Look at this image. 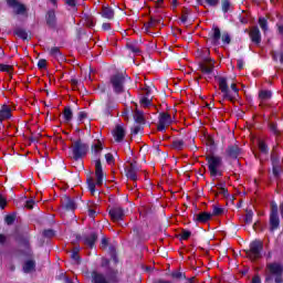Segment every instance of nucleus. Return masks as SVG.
<instances>
[{
    "label": "nucleus",
    "mask_w": 283,
    "mask_h": 283,
    "mask_svg": "<svg viewBox=\"0 0 283 283\" xmlns=\"http://www.w3.org/2000/svg\"><path fill=\"white\" fill-rule=\"evenodd\" d=\"M268 269L272 275H282L283 273V265L280 263H271Z\"/></svg>",
    "instance_id": "cd10ccee"
},
{
    "label": "nucleus",
    "mask_w": 283,
    "mask_h": 283,
    "mask_svg": "<svg viewBox=\"0 0 283 283\" xmlns=\"http://www.w3.org/2000/svg\"><path fill=\"white\" fill-rule=\"evenodd\" d=\"M10 118H12V108L3 104L0 108V125H3V120H10Z\"/></svg>",
    "instance_id": "412c9836"
},
{
    "label": "nucleus",
    "mask_w": 283,
    "mask_h": 283,
    "mask_svg": "<svg viewBox=\"0 0 283 283\" xmlns=\"http://www.w3.org/2000/svg\"><path fill=\"white\" fill-rule=\"evenodd\" d=\"M126 48L127 50L133 52V54H140V48H138V41L127 43Z\"/></svg>",
    "instance_id": "c9c22d12"
},
{
    "label": "nucleus",
    "mask_w": 283,
    "mask_h": 283,
    "mask_svg": "<svg viewBox=\"0 0 283 283\" xmlns=\"http://www.w3.org/2000/svg\"><path fill=\"white\" fill-rule=\"evenodd\" d=\"M219 90L221 94H223V101L233 102V95H231V90H229V83H227V77L220 76L218 77Z\"/></svg>",
    "instance_id": "0eeeda50"
},
{
    "label": "nucleus",
    "mask_w": 283,
    "mask_h": 283,
    "mask_svg": "<svg viewBox=\"0 0 283 283\" xmlns=\"http://www.w3.org/2000/svg\"><path fill=\"white\" fill-rule=\"evenodd\" d=\"M91 276H92V283H109V282H107L105 274L99 273L97 271H93L91 273Z\"/></svg>",
    "instance_id": "bb28decb"
},
{
    "label": "nucleus",
    "mask_w": 283,
    "mask_h": 283,
    "mask_svg": "<svg viewBox=\"0 0 283 283\" xmlns=\"http://www.w3.org/2000/svg\"><path fill=\"white\" fill-rule=\"evenodd\" d=\"M231 96H232V101L235 98V96H238V92H239V90H238V86L235 85V84H231Z\"/></svg>",
    "instance_id": "bf43d9fd"
},
{
    "label": "nucleus",
    "mask_w": 283,
    "mask_h": 283,
    "mask_svg": "<svg viewBox=\"0 0 283 283\" xmlns=\"http://www.w3.org/2000/svg\"><path fill=\"white\" fill-rule=\"evenodd\" d=\"M250 260H260L262 258V241H253L250 245Z\"/></svg>",
    "instance_id": "9b49d317"
},
{
    "label": "nucleus",
    "mask_w": 283,
    "mask_h": 283,
    "mask_svg": "<svg viewBox=\"0 0 283 283\" xmlns=\"http://www.w3.org/2000/svg\"><path fill=\"white\" fill-rule=\"evenodd\" d=\"M224 156L228 160H238L242 156V148L238 145H229L226 148Z\"/></svg>",
    "instance_id": "6e6552de"
},
{
    "label": "nucleus",
    "mask_w": 283,
    "mask_h": 283,
    "mask_svg": "<svg viewBox=\"0 0 283 283\" xmlns=\"http://www.w3.org/2000/svg\"><path fill=\"white\" fill-rule=\"evenodd\" d=\"M171 149H175L176 151H182L185 149L186 144L182 139H174L170 144Z\"/></svg>",
    "instance_id": "2f4dec72"
},
{
    "label": "nucleus",
    "mask_w": 283,
    "mask_h": 283,
    "mask_svg": "<svg viewBox=\"0 0 283 283\" xmlns=\"http://www.w3.org/2000/svg\"><path fill=\"white\" fill-rule=\"evenodd\" d=\"M216 65L213 64L212 59H205V62L199 63V70L202 74H213V69Z\"/></svg>",
    "instance_id": "f3484780"
},
{
    "label": "nucleus",
    "mask_w": 283,
    "mask_h": 283,
    "mask_svg": "<svg viewBox=\"0 0 283 283\" xmlns=\"http://www.w3.org/2000/svg\"><path fill=\"white\" fill-rule=\"evenodd\" d=\"M64 123H71L72 118H74V113L72 112V107L65 106L63 111Z\"/></svg>",
    "instance_id": "473e14b6"
},
{
    "label": "nucleus",
    "mask_w": 283,
    "mask_h": 283,
    "mask_svg": "<svg viewBox=\"0 0 283 283\" xmlns=\"http://www.w3.org/2000/svg\"><path fill=\"white\" fill-rule=\"evenodd\" d=\"M62 208L65 211H76V201L72 197L64 195L62 198Z\"/></svg>",
    "instance_id": "a211bd4d"
},
{
    "label": "nucleus",
    "mask_w": 283,
    "mask_h": 283,
    "mask_svg": "<svg viewBox=\"0 0 283 283\" xmlns=\"http://www.w3.org/2000/svg\"><path fill=\"white\" fill-rule=\"evenodd\" d=\"M14 70L12 65L0 63V72H7L10 73Z\"/></svg>",
    "instance_id": "3c124183"
},
{
    "label": "nucleus",
    "mask_w": 283,
    "mask_h": 283,
    "mask_svg": "<svg viewBox=\"0 0 283 283\" xmlns=\"http://www.w3.org/2000/svg\"><path fill=\"white\" fill-rule=\"evenodd\" d=\"M67 182L71 187H78V185H81V175L78 172L71 174L67 177Z\"/></svg>",
    "instance_id": "c756f323"
},
{
    "label": "nucleus",
    "mask_w": 283,
    "mask_h": 283,
    "mask_svg": "<svg viewBox=\"0 0 283 283\" xmlns=\"http://www.w3.org/2000/svg\"><path fill=\"white\" fill-rule=\"evenodd\" d=\"M211 218V212H201L193 216V221L197 222V224H207Z\"/></svg>",
    "instance_id": "4be33fe9"
},
{
    "label": "nucleus",
    "mask_w": 283,
    "mask_h": 283,
    "mask_svg": "<svg viewBox=\"0 0 283 283\" xmlns=\"http://www.w3.org/2000/svg\"><path fill=\"white\" fill-rule=\"evenodd\" d=\"M171 115L169 113H160L159 114V120L157 125V132H167L166 127H169L171 125Z\"/></svg>",
    "instance_id": "9d476101"
},
{
    "label": "nucleus",
    "mask_w": 283,
    "mask_h": 283,
    "mask_svg": "<svg viewBox=\"0 0 283 283\" xmlns=\"http://www.w3.org/2000/svg\"><path fill=\"white\" fill-rule=\"evenodd\" d=\"M142 125H143V124H138V125L133 126V127L130 128V134H132L133 136H136V135L140 134V132H143V126H142Z\"/></svg>",
    "instance_id": "49530a36"
},
{
    "label": "nucleus",
    "mask_w": 283,
    "mask_h": 283,
    "mask_svg": "<svg viewBox=\"0 0 283 283\" xmlns=\"http://www.w3.org/2000/svg\"><path fill=\"white\" fill-rule=\"evenodd\" d=\"M77 240H81L86 247L92 249L96 245V241L98 240V233L91 232L88 235L77 237Z\"/></svg>",
    "instance_id": "dca6fc26"
},
{
    "label": "nucleus",
    "mask_w": 283,
    "mask_h": 283,
    "mask_svg": "<svg viewBox=\"0 0 283 283\" xmlns=\"http://www.w3.org/2000/svg\"><path fill=\"white\" fill-rule=\"evenodd\" d=\"M103 151V144H101V140L97 142V144L92 146V154H94V160L96 158H99L98 155Z\"/></svg>",
    "instance_id": "72a5a7b5"
},
{
    "label": "nucleus",
    "mask_w": 283,
    "mask_h": 283,
    "mask_svg": "<svg viewBox=\"0 0 283 283\" xmlns=\"http://www.w3.org/2000/svg\"><path fill=\"white\" fill-rule=\"evenodd\" d=\"M224 213V208H220L218 206H212V213L211 216H222Z\"/></svg>",
    "instance_id": "09e8293b"
},
{
    "label": "nucleus",
    "mask_w": 283,
    "mask_h": 283,
    "mask_svg": "<svg viewBox=\"0 0 283 283\" xmlns=\"http://www.w3.org/2000/svg\"><path fill=\"white\" fill-rule=\"evenodd\" d=\"M71 259L74 260L76 264H81V255L76 251H72Z\"/></svg>",
    "instance_id": "4d7b16f0"
},
{
    "label": "nucleus",
    "mask_w": 283,
    "mask_h": 283,
    "mask_svg": "<svg viewBox=\"0 0 283 283\" xmlns=\"http://www.w3.org/2000/svg\"><path fill=\"white\" fill-rule=\"evenodd\" d=\"M206 160L208 163V169L210 171L211 178H218V176L221 178L222 170H220V167H222V157L216 156V155H208L206 157Z\"/></svg>",
    "instance_id": "7ed1b4c3"
},
{
    "label": "nucleus",
    "mask_w": 283,
    "mask_h": 283,
    "mask_svg": "<svg viewBox=\"0 0 283 283\" xmlns=\"http://www.w3.org/2000/svg\"><path fill=\"white\" fill-rule=\"evenodd\" d=\"M237 67H238V70H244V60L243 59L237 60Z\"/></svg>",
    "instance_id": "774afa93"
},
{
    "label": "nucleus",
    "mask_w": 283,
    "mask_h": 283,
    "mask_svg": "<svg viewBox=\"0 0 283 283\" xmlns=\"http://www.w3.org/2000/svg\"><path fill=\"white\" fill-rule=\"evenodd\" d=\"M259 149L263 156H266V154H269V147L264 142H259Z\"/></svg>",
    "instance_id": "de8ad7c7"
},
{
    "label": "nucleus",
    "mask_w": 283,
    "mask_h": 283,
    "mask_svg": "<svg viewBox=\"0 0 283 283\" xmlns=\"http://www.w3.org/2000/svg\"><path fill=\"white\" fill-rule=\"evenodd\" d=\"M85 25H86L87 28H94V25H96V21H94V18L87 15V17L85 18Z\"/></svg>",
    "instance_id": "603ef678"
},
{
    "label": "nucleus",
    "mask_w": 283,
    "mask_h": 283,
    "mask_svg": "<svg viewBox=\"0 0 283 283\" xmlns=\"http://www.w3.org/2000/svg\"><path fill=\"white\" fill-rule=\"evenodd\" d=\"M7 6L14 10V14H25L28 12L25 4L19 2V0H7Z\"/></svg>",
    "instance_id": "2eb2a0df"
},
{
    "label": "nucleus",
    "mask_w": 283,
    "mask_h": 283,
    "mask_svg": "<svg viewBox=\"0 0 283 283\" xmlns=\"http://www.w3.org/2000/svg\"><path fill=\"white\" fill-rule=\"evenodd\" d=\"M259 96L262 101H268V98H271L272 94L271 91H261Z\"/></svg>",
    "instance_id": "864d4df0"
},
{
    "label": "nucleus",
    "mask_w": 283,
    "mask_h": 283,
    "mask_svg": "<svg viewBox=\"0 0 283 283\" xmlns=\"http://www.w3.org/2000/svg\"><path fill=\"white\" fill-rule=\"evenodd\" d=\"M138 171H140V167L138 166V161H136V159L128 163V166L125 167L126 178H128V180H133V182L138 180Z\"/></svg>",
    "instance_id": "20e7f679"
},
{
    "label": "nucleus",
    "mask_w": 283,
    "mask_h": 283,
    "mask_svg": "<svg viewBox=\"0 0 283 283\" xmlns=\"http://www.w3.org/2000/svg\"><path fill=\"white\" fill-rule=\"evenodd\" d=\"M43 238H54V230L48 229L42 232Z\"/></svg>",
    "instance_id": "13d9d810"
},
{
    "label": "nucleus",
    "mask_w": 283,
    "mask_h": 283,
    "mask_svg": "<svg viewBox=\"0 0 283 283\" xmlns=\"http://www.w3.org/2000/svg\"><path fill=\"white\" fill-rule=\"evenodd\" d=\"M270 227L272 231H275L280 227V217L277 216V203H271V213H270Z\"/></svg>",
    "instance_id": "f8f14e48"
},
{
    "label": "nucleus",
    "mask_w": 283,
    "mask_h": 283,
    "mask_svg": "<svg viewBox=\"0 0 283 283\" xmlns=\"http://www.w3.org/2000/svg\"><path fill=\"white\" fill-rule=\"evenodd\" d=\"M218 193H221L222 196H224V198H229V189H227V187H221L220 191Z\"/></svg>",
    "instance_id": "69168bd1"
},
{
    "label": "nucleus",
    "mask_w": 283,
    "mask_h": 283,
    "mask_svg": "<svg viewBox=\"0 0 283 283\" xmlns=\"http://www.w3.org/2000/svg\"><path fill=\"white\" fill-rule=\"evenodd\" d=\"M44 19L50 30H56L59 27V19L56 18V11H54V9L48 10Z\"/></svg>",
    "instance_id": "1a4fd4ad"
},
{
    "label": "nucleus",
    "mask_w": 283,
    "mask_h": 283,
    "mask_svg": "<svg viewBox=\"0 0 283 283\" xmlns=\"http://www.w3.org/2000/svg\"><path fill=\"white\" fill-rule=\"evenodd\" d=\"M250 39L252 41V43H260V41H262V35L260 34V29H258L256 27L252 28L250 31Z\"/></svg>",
    "instance_id": "c85d7f7f"
},
{
    "label": "nucleus",
    "mask_w": 283,
    "mask_h": 283,
    "mask_svg": "<svg viewBox=\"0 0 283 283\" xmlns=\"http://www.w3.org/2000/svg\"><path fill=\"white\" fill-rule=\"evenodd\" d=\"M8 207V199L0 193V209H6Z\"/></svg>",
    "instance_id": "052dcab7"
},
{
    "label": "nucleus",
    "mask_w": 283,
    "mask_h": 283,
    "mask_svg": "<svg viewBox=\"0 0 283 283\" xmlns=\"http://www.w3.org/2000/svg\"><path fill=\"white\" fill-rule=\"evenodd\" d=\"M87 151H90V145L85 144L83 139H77L72 144L70 156L72 160L78 163V160H83L87 156Z\"/></svg>",
    "instance_id": "f03ea898"
},
{
    "label": "nucleus",
    "mask_w": 283,
    "mask_h": 283,
    "mask_svg": "<svg viewBox=\"0 0 283 283\" xmlns=\"http://www.w3.org/2000/svg\"><path fill=\"white\" fill-rule=\"evenodd\" d=\"M220 39H222V31H220V27L213 24L211 31L208 33V43L213 45V48H218L220 45Z\"/></svg>",
    "instance_id": "39448f33"
},
{
    "label": "nucleus",
    "mask_w": 283,
    "mask_h": 283,
    "mask_svg": "<svg viewBox=\"0 0 283 283\" xmlns=\"http://www.w3.org/2000/svg\"><path fill=\"white\" fill-rule=\"evenodd\" d=\"M114 109H116V103H114V101H112V99H108L106 102V107L104 109V114L106 116H109V115H112V112H114Z\"/></svg>",
    "instance_id": "f704fd0d"
},
{
    "label": "nucleus",
    "mask_w": 283,
    "mask_h": 283,
    "mask_svg": "<svg viewBox=\"0 0 283 283\" xmlns=\"http://www.w3.org/2000/svg\"><path fill=\"white\" fill-rule=\"evenodd\" d=\"M151 101L153 98L150 97H147V96H143L140 99H139V103L140 105H143V107H149L151 106Z\"/></svg>",
    "instance_id": "79ce46f5"
},
{
    "label": "nucleus",
    "mask_w": 283,
    "mask_h": 283,
    "mask_svg": "<svg viewBox=\"0 0 283 283\" xmlns=\"http://www.w3.org/2000/svg\"><path fill=\"white\" fill-rule=\"evenodd\" d=\"M221 41L223 45H230L231 44V35L228 32L222 33Z\"/></svg>",
    "instance_id": "37998d69"
},
{
    "label": "nucleus",
    "mask_w": 283,
    "mask_h": 283,
    "mask_svg": "<svg viewBox=\"0 0 283 283\" xmlns=\"http://www.w3.org/2000/svg\"><path fill=\"white\" fill-rule=\"evenodd\" d=\"M86 184L88 191H91L92 196H94L96 193V182H94V178L88 177L86 179Z\"/></svg>",
    "instance_id": "e433bc0d"
},
{
    "label": "nucleus",
    "mask_w": 283,
    "mask_h": 283,
    "mask_svg": "<svg viewBox=\"0 0 283 283\" xmlns=\"http://www.w3.org/2000/svg\"><path fill=\"white\" fill-rule=\"evenodd\" d=\"M177 238L180 240V242H182V240H189L191 238V231L182 229Z\"/></svg>",
    "instance_id": "4c0bfd02"
},
{
    "label": "nucleus",
    "mask_w": 283,
    "mask_h": 283,
    "mask_svg": "<svg viewBox=\"0 0 283 283\" xmlns=\"http://www.w3.org/2000/svg\"><path fill=\"white\" fill-rule=\"evenodd\" d=\"M108 216L112 222H115L116 224H120V222L125 220V209L120 207H113L108 210Z\"/></svg>",
    "instance_id": "423d86ee"
},
{
    "label": "nucleus",
    "mask_w": 283,
    "mask_h": 283,
    "mask_svg": "<svg viewBox=\"0 0 283 283\" xmlns=\"http://www.w3.org/2000/svg\"><path fill=\"white\" fill-rule=\"evenodd\" d=\"M85 118H87V113L85 111L80 112L77 115V120L80 123H83V120H85Z\"/></svg>",
    "instance_id": "e2e57ef3"
},
{
    "label": "nucleus",
    "mask_w": 283,
    "mask_h": 283,
    "mask_svg": "<svg viewBox=\"0 0 283 283\" xmlns=\"http://www.w3.org/2000/svg\"><path fill=\"white\" fill-rule=\"evenodd\" d=\"M65 3L72 8L74 12H78V8H76V0H65Z\"/></svg>",
    "instance_id": "6e6d98bb"
},
{
    "label": "nucleus",
    "mask_w": 283,
    "mask_h": 283,
    "mask_svg": "<svg viewBox=\"0 0 283 283\" xmlns=\"http://www.w3.org/2000/svg\"><path fill=\"white\" fill-rule=\"evenodd\" d=\"M105 159L108 165H112V163H114V155L112 153H107L105 155Z\"/></svg>",
    "instance_id": "0e129e2a"
},
{
    "label": "nucleus",
    "mask_w": 283,
    "mask_h": 283,
    "mask_svg": "<svg viewBox=\"0 0 283 283\" xmlns=\"http://www.w3.org/2000/svg\"><path fill=\"white\" fill-rule=\"evenodd\" d=\"M238 19H239V23H241V25H247V23H249V14H247V13L239 14Z\"/></svg>",
    "instance_id": "a18cd8bd"
},
{
    "label": "nucleus",
    "mask_w": 283,
    "mask_h": 283,
    "mask_svg": "<svg viewBox=\"0 0 283 283\" xmlns=\"http://www.w3.org/2000/svg\"><path fill=\"white\" fill-rule=\"evenodd\" d=\"M34 205H36V201H34V199H30L25 201V209H34Z\"/></svg>",
    "instance_id": "680f3d73"
},
{
    "label": "nucleus",
    "mask_w": 283,
    "mask_h": 283,
    "mask_svg": "<svg viewBox=\"0 0 283 283\" xmlns=\"http://www.w3.org/2000/svg\"><path fill=\"white\" fill-rule=\"evenodd\" d=\"M160 18H155V17H150L146 28L149 29V28H154V25H158L160 24Z\"/></svg>",
    "instance_id": "ea45409f"
},
{
    "label": "nucleus",
    "mask_w": 283,
    "mask_h": 283,
    "mask_svg": "<svg viewBox=\"0 0 283 283\" xmlns=\"http://www.w3.org/2000/svg\"><path fill=\"white\" fill-rule=\"evenodd\" d=\"M38 67H39V70H46L48 69V60L40 59L38 61Z\"/></svg>",
    "instance_id": "5fc2aeb1"
},
{
    "label": "nucleus",
    "mask_w": 283,
    "mask_h": 283,
    "mask_svg": "<svg viewBox=\"0 0 283 283\" xmlns=\"http://www.w3.org/2000/svg\"><path fill=\"white\" fill-rule=\"evenodd\" d=\"M221 10L224 14L231 10V1L229 0H221Z\"/></svg>",
    "instance_id": "58836bf2"
},
{
    "label": "nucleus",
    "mask_w": 283,
    "mask_h": 283,
    "mask_svg": "<svg viewBox=\"0 0 283 283\" xmlns=\"http://www.w3.org/2000/svg\"><path fill=\"white\" fill-rule=\"evenodd\" d=\"M13 260H21V258H34L32 250L14 249L12 252Z\"/></svg>",
    "instance_id": "aec40b11"
},
{
    "label": "nucleus",
    "mask_w": 283,
    "mask_h": 283,
    "mask_svg": "<svg viewBox=\"0 0 283 283\" xmlns=\"http://www.w3.org/2000/svg\"><path fill=\"white\" fill-rule=\"evenodd\" d=\"M22 271L25 274L34 273L36 271V260L28 259L22 264Z\"/></svg>",
    "instance_id": "6ab92c4d"
},
{
    "label": "nucleus",
    "mask_w": 283,
    "mask_h": 283,
    "mask_svg": "<svg viewBox=\"0 0 283 283\" xmlns=\"http://www.w3.org/2000/svg\"><path fill=\"white\" fill-rule=\"evenodd\" d=\"M134 120L137 125H145V113L138 108H136L134 114Z\"/></svg>",
    "instance_id": "7c9ffc66"
},
{
    "label": "nucleus",
    "mask_w": 283,
    "mask_h": 283,
    "mask_svg": "<svg viewBox=\"0 0 283 283\" xmlns=\"http://www.w3.org/2000/svg\"><path fill=\"white\" fill-rule=\"evenodd\" d=\"M189 14H191V10L184 8L181 18H180L181 23H185L187 21V19H189Z\"/></svg>",
    "instance_id": "c03bdc74"
},
{
    "label": "nucleus",
    "mask_w": 283,
    "mask_h": 283,
    "mask_svg": "<svg viewBox=\"0 0 283 283\" xmlns=\"http://www.w3.org/2000/svg\"><path fill=\"white\" fill-rule=\"evenodd\" d=\"M15 242H18L20 247H23L24 251H32V247L30 245V238L28 235H18L15 238Z\"/></svg>",
    "instance_id": "5701e85b"
},
{
    "label": "nucleus",
    "mask_w": 283,
    "mask_h": 283,
    "mask_svg": "<svg viewBox=\"0 0 283 283\" xmlns=\"http://www.w3.org/2000/svg\"><path fill=\"white\" fill-rule=\"evenodd\" d=\"M128 81H132V77L127 75V73L123 72H117L113 75H111L108 85H111L114 94L117 96L120 94H125V85L127 84Z\"/></svg>",
    "instance_id": "f257e3e1"
},
{
    "label": "nucleus",
    "mask_w": 283,
    "mask_h": 283,
    "mask_svg": "<svg viewBox=\"0 0 283 283\" xmlns=\"http://www.w3.org/2000/svg\"><path fill=\"white\" fill-rule=\"evenodd\" d=\"M49 54L53 59H56V61H65V55L61 52V48L59 46H53L49 49Z\"/></svg>",
    "instance_id": "b1692460"
},
{
    "label": "nucleus",
    "mask_w": 283,
    "mask_h": 283,
    "mask_svg": "<svg viewBox=\"0 0 283 283\" xmlns=\"http://www.w3.org/2000/svg\"><path fill=\"white\" fill-rule=\"evenodd\" d=\"M93 163L95 164L96 185L97 187H101L105 178V172H103V164L101 163V158L94 159Z\"/></svg>",
    "instance_id": "4468645a"
},
{
    "label": "nucleus",
    "mask_w": 283,
    "mask_h": 283,
    "mask_svg": "<svg viewBox=\"0 0 283 283\" xmlns=\"http://www.w3.org/2000/svg\"><path fill=\"white\" fill-rule=\"evenodd\" d=\"M114 15H115V12H114V9H112V7L109 6L102 7L101 17H103V19H108V21H112L114 19Z\"/></svg>",
    "instance_id": "393cba45"
},
{
    "label": "nucleus",
    "mask_w": 283,
    "mask_h": 283,
    "mask_svg": "<svg viewBox=\"0 0 283 283\" xmlns=\"http://www.w3.org/2000/svg\"><path fill=\"white\" fill-rule=\"evenodd\" d=\"M112 134L115 143H123L125 140V136H127V130L125 129V125L117 124L113 129Z\"/></svg>",
    "instance_id": "ddd939ff"
},
{
    "label": "nucleus",
    "mask_w": 283,
    "mask_h": 283,
    "mask_svg": "<svg viewBox=\"0 0 283 283\" xmlns=\"http://www.w3.org/2000/svg\"><path fill=\"white\" fill-rule=\"evenodd\" d=\"M15 220H17V216L15 214H7L6 218H4V222L9 227L12 226V223L15 222Z\"/></svg>",
    "instance_id": "8fccbe9b"
},
{
    "label": "nucleus",
    "mask_w": 283,
    "mask_h": 283,
    "mask_svg": "<svg viewBox=\"0 0 283 283\" xmlns=\"http://www.w3.org/2000/svg\"><path fill=\"white\" fill-rule=\"evenodd\" d=\"M171 277L175 280H187V274H185V272L176 271L171 273Z\"/></svg>",
    "instance_id": "a19ab883"
},
{
    "label": "nucleus",
    "mask_w": 283,
    "mask_h": 283,
    "mask_svg": "<svg viewBox=\"0 0 283 283\" xmlns=\"http://www.w3.org/2000/svg\"><path fill=\"white\" fill-rule=\"evenodd\" d=\"M13 34L18 36V39H21L22 41H30L32 36L28 34V31L23 28H15L13 30Z\"/></svg>",
    "instance_id": "a878e982"
},
{
    "label": "nucleus",
    "mask_w": 283,
    "mask_h": 283,
    "mask_svg": "<svg viewBox=\"0 0 283 283\" xmlns=\"http://www.w3.org/2000/svg\"><path fill=\"white\" fill-rule=\"evenodd\" d=\"M259 25H260V28H262L263 30H266V19L260 18V19H259Z\"/></svg>",
    "instance_id": "338daca9"
}]
</instances>
